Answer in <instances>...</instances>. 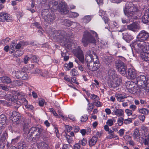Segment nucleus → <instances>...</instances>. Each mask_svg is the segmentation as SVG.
I'll return each mask as SVG.
<instances>
[{"label": "nucleus", "instance_id": "a211bd4d", "mask_svg": "<svg viewBox=\"0 0 149 149\" xmlns=\"http://www.w3.org/2000/svg\"><path fill=\"white\" fill-rule=\"evenodd\" d=\"M141 19L143 22L144 23L146 24L149 22V9L146 11Z\"/></svg>", "mask_w": 149, "mask_h": 149}, {"label": "nucleus", "instance_id": "7c9ffc66", "mask_svg": "<svg viewBox=\"0 0 149 149\" xmlns=\"http://www.w3.org/2000/svg\"><path fill=\"white\" fill-rule=\"evenodd\" d=\"M24 53L23 52L19 50H17L15 51L13 54L14 56L16 57H18L22 56Z\"/></svg>", "mask_w": 149, "mask_h": 149}, {"label": "nucleus", "instance_id": "39448f33", "mask_svg": "<svg viewBox=\"0 0 149 149\" xmlns=\"http://www.w3.org/2000/svg\"><path fill=\"white\" fill-rule=\"evenodd\" d=\"M42 129L38 127H32L29 130V135L30 139H38L41 136Z\"/></svg>", "mask_w": 149, "mask_h": 149}, {"label": "nucleus", "instance_id": "6ab92c4d", "mask_svg": "<svg viewBox=\"0 0 149 149\" xmlns=\"http://www.w3.org/2000/svg\"><path fill=\"white\" fill-rule=\"evenodd\" d=\"M113 114H114L118 116H121L124 115V112L123 110L120 109H115L112 112Z\"/></svg>", "mask_w": 149, "mask_h": 149}, {"label": "nucleus", "instance_id": "a19ab883", "mask_svg": "<svg viewBox=\"0 0 149 149\" xmlns=\"http://www.w3.org/2000/svg\"><path fill=\"white\" fill-rule=\"evenodd\" d=\"M130 88H129V89L128 90L130 93L134 94L136 92V89L135 86L133 87H130Z\"/></svg>", "mask_w": 149, "mask_h": 149}, {"label": "nucleus", "instance_id": "6e6d98bb", "mask_svg": "<svg viewBox=\"0 0 149 149\" xmlns=\"http://www.w3.org/2000/svg\"><path fill=\"white\" fill-rule=\"evenodd\" d=\"M1 89L4 91H8L9 89V87L3 84H1Z\"/></svg>", "mask_w": 149, "mask_h": 149}, {"label": "nucleus", "instance_id": "b1692460", "mask_svg": "<svg viewBox=\"0 0 149 149\" xmlns=\"http://www.w3.org/2000/svg\"><path fill=\"white\" fill-rule=\"evenodd\" d=\"M97 140V138L96 136H93L88 141V142L89 146H92L94 145L96 143Z\"/></svg>", "mask_w": 149, "mask_h": 149}, {"label": "nucleus", "instance_id": "2eb2a0df", "mask_svg": "<svg viewBox=\"0 0 149 149\" xmlns=\"http://www.w3.org/2000/svg\"><path fill=\"white\" fill-rule=\"evenodd\" d=\"M44 19L45 21L50 22L55 19V15L52 13H49L44 17Z\"/></svg>", "mask_w": 149, "mask_h": 149}, {"label": "nucleus", "instance_id": "58836bf2", "mask_svg": "<svg viewBox=\"0 0 149 149\" xmlns=\"http://www.w3.org/2000/svg\"><path fill=\"white\" fill-rule=\"evenodd\" d=\"M49 73L47 71H44L40 73V75L45 78H47L49 77Z\"/></svg>", "mask_w": 149, "mask_h": 149}, {"label": "nucleus", "instance_id": "a18cd8bd", "mask_svg": "<svg viewBox=\"0 0 149 149\" xmlns=\"http://www.w3.org/2000/svg\"><path fill=\"white\" fill-rule=\"evenodd\" d=\"M88 118V116L87 115H84L81 117L80 120L82 122H85L87 121Z\"/></svg>", "mask_w": 149, "mask_h": 149}, {"label": "nucleus", "instance_id": "e433bc0d", "mask_svg": "<svg viewBox=\"0 0 149 149\" xmlns=\"http://www.w3.org/2000/svg\"><path fill=\"white\" fill-rule=\"evenodd\" d=\"M115 120L113 119H109L106 122V124L108 125L109 126H111L113 125L114 122Z\"/></svg>", "mask_w": 149, "mask_h": 149}, {"label": "nucleus", "instance_id": "e2e57ef3", "mask_svg": "<svg viewBox=\"0 0 149 149\" xmlns=\"http://www.w3.org/2000/svg\"><path fill=\"white\" fill-rule=\"evenodd\" d=\"M80 146L78 143H76L74 146L73 149H80Z\"/></svg>", "mask_w": 149, "mask_h": 149}, {"label": "nucleus", "instance_id": "f3484780", "mask_svg": "<svg viewBox=\"0 0 149 149\" xmlns=\"http://www.w3.org/2000/svg\"><path fill=\"white\" fill-rule=\"evenodd\" d=\"M128 76L131 79H135L136 77V73L135 70L133 68H129L128 70Z\"/></svg>", "mask_w": 149, "mask_h": 149}, {"label": "nucleus", "instance_id": "20e7f679", "mask_svg": "<svg viewBox=\"0 0 149 149\" xmlns=\"http://www.w3.org/2000/svg\"><path fill=\"white\" fill-rule=\"evenodd\" d=\"M93 34L97 39L98 35L95 31L91 30V32L88 31H85L84 33L83 37L82 39V42L83 43L84 46H86L90 43H95L96 42V40L93 36L91 35Z\"/></svg>", "mask_w": 149, "mask_h": 149}, {"label": "nucleus", "instance_id": "774afa93", "mask_svg": "<svg viewBox=\"0 0 149 149\" xmlns=\"http://www.w3.org/2000/svg\"><path fill=\"white\" fill-rule=\"evenodd\" d=\"M139 119L143 122H144L145 119V117L144 116L142 115H139Z\"/></svg>", "mask_w": 149, "mask_h": 149}, {"label": "nucleus", "instance_id": "864d4df0", "mask_svg": "<svg viewBox=\"0 0 149 149\" xmlns=\"http://www.w3.org/2000/svg\"><path fill=\"white\" fill-rule=\"evenodd\" d=\"M31 58L32 61H33L34 62L37 63L38 62L39 60L38 58L35 55L32 56Z\"/></svg>", "mask_w": 149, "mask_h": 149}, {"label": "nucleus", "instance_id": "412c9836", "mask_svg": "<svg viewBox=\"0 0 149 149\" xmlns=\"http://www.w3.org/2000/svg\"><path fill=\"white\" fill-rule=\"evenodd\" d=\"M115 97L118 101L120 102H123L124 99L127 97L126 95L125 94H117L116 95Z\"/></svg>", "mask_w": 149, "mask_h": 149}, {"label": "nucleus", "instance_id": "393cba45", "mask_svg": "<svg viewBox=\"0 0 149 149\" xmlns=\"http://www.w3.org/2000/svg\"><path fill=\"white\" fill-rule=\"evenodd\" d=\"M133 136L134 139H138L140 136L139 129L136 128L134 130Z\"/></svg>", "mask_w": 149, "mask_h": 149}, {"label": "nucleus", "instance_id": "c756f323", "mask_svg": "<svg viewBox=\"0 0 149 149\" xmlns=\"http://www.w3.org/2000/svg\"><path fill=\"white\" fill-rule=\"evenodd\" d=\"M60 12L62 14H64L65 12V6L64 4L60 3L58 5Z\"/></svg>", "mask_w": 149, "mask_h": 149}, {"label": "nucleus", "instance_id": "13d9d810", "mask_svg": "<svg viewBox=\"0 0 149 149\" xmlns=\"http://www.w3.org/2000/svg\"><path fill=\"white\" fill-rule=\"evenodd\" d=\"M30 59H31V58L27 56H25L24 58V63L25 64H27Z\"/></svg>", "mask_w": 149, "mask_h": 149}, {"label": "nucleus", "instance_id": "dca6fc26", "mask_svg": "<svg viewBox=\"0 0 149 149\" xmlns=\"http://www.w3.org/2000/svg\"><path fill=\"white\" fill-rule=\"evenodd\" d=\"M108 76L109 80L119 78L116 74V71L112 69L109 70L108 72Z\"/></svg>", "mask_w": 149, "mask_h": 149}, {"label": "nucleus", "instance_id": "f257e3e1", "mask_svg": "<svg viewBox=\"0 0 149 149\" xmlns=\"http://www.w3.org/2000/svg\"><path fill=\"white\" fill-rule=\"evenodd\" d=\"M149 39V33L145 30L140 31L136 37V40L132 42V46L136 50L143 52L142 58L149 61V43L146 42Z\"/></svg>", "mask_w": 149, "mask_h": 149}, {"label": "nucleus", "instance_id": "49530a36", "mask_svg": "<svg viewBox=\"0 0 149 149\" xmlns=\"http://www.w3.org/2000/svg\"><path fill=\"white\" fill-rule=\"evenodd\" d=\"M22 79L26 80L29 78L28 74L25 72L23 71V73L22 75Z\"/></svg>", "mask_w": 149, "mask_h": 149}, {"label": "nucleus", "instance_id": "4468645a", "mask_svg": "<svg viewBox=\"0 0 149 149\" xmlns=\"http://www.w3.org/2000/svg\"><path fill=\"white\" fill-rule=\"evenodd\" d=\"M21 117V116L19 113L14 111L12 113L11 118L13 122H15L18 121Z\"/></svg>", "mask_w": 149, "mask_h": 149}, {"label": "nucleus", "instance_id": "5fc2aeb1", "mask_svg": "<svg viewBox=\"0 0 149 149\" xmlns=\"http://www.w3.org/2000/svg\"><path fill=\"white\" fill-rule=\"evenodd\" d=\"M132 122V120L131 118H128L124 120V123L126 125L128 124L131 123Z\"/></svg>", "mask_w": 149, "mask_h": 149}, {"label": "nucleus", "instance_id": "a878e982", "mask_svg": "<svg viewBox=\"0 0 149 149\" xmlns=\"http://www.w3.org/2000/svg\"><path fill=\"white\" fill-rule=\"evenodd\" d=\"M38 147L39 149H48L47 145L44 142H41L38 144Z\"/></svg>", "mask_w": 149, "mask_h": 149}, {"label": "nucleus", "instance_id": "aec40b11", "mask_svg": "<svg viewBox=\"0 0 149 149\" xmlns=\"http://www.w3.org/2000/svg\"><path fill=\"white\" fill-rule=\"evenodd\" d=\"M70 136L69 135L66 134V138L67 141L69 144L72 143L73 142V139L72 137L74 136V133L73 132H71L70 133Z\"/></svg>", "mask_w": 149, "mask_h": 149}, {"label": "nucleus", "instance_id": "c03bdc74", "mask_svg": "<svg viewBox=\"0 0 149 149\" xmlns=\"http://www.w3.org/2000/svg\"><path fill=\"white\" fill-rule=\"evenodd\" d=\"M117 123L119 126H121L124 123V118L122 117L118 118L117 120Z\"/></svg>", "mask_w": 149, "mask_h": 149}, {"label": "nucleus", "instance_id": "680f3d73", "mask_svg": "<svg viewBox=\"0 0 149 149\" xmlns=\"http://www.w3.org/2000/svg\"><path fill=\"white\" fill-rule=\"evenodd\" d=\"M125 112L128 116L131 115L132 113V110L127 109L125 110Z\"/></svg>", "mask_w": 149, "mask_h": 149}, {"label": "nucleus", "instance_id": "69168bd1", "mask_svg": "<svg viewBox=\"0 0 149 149\" xmlns=\"http://www.w3.org/2000/svg\"><path fill=\"white\" fill-rule=\"evenodd\" d=\"M68 117L70 120L72 121H76V120L75 119V117L73 115H68Z\"/></svg>", "mask_w": 149, "mask_h": 149}, {"label": "nucleus", "instance_id": "37998d69", "mask_svg": "<svg viewBox=\"0 0 149 149\" xmlns=\"http://www.w3.org/2000/svg\"><path fill=\"white\" fill-rule=\"evenodd\" d=\"M126 87L128 90L129 89V88H130V87H134V83L133 82H128L126 84Z\"/></svg>", "mask_w": 149, "mask_h": 149}, {"label": "nucleus", "instance_id": "ea45409f", "mask_svg": "<svg viewBox=\"0 0 149 149\" xmlns=\"http://www.w3.org/2000/svg\"><path fill=\"white\" fill-rule=\"evenodd\" d=\"M69 17H78L79 15V14L75 12H70L69 13Z\"/></svg>", "mask_w": 149, "mask_h": 149}, {"label": "nucleus", "instance_id": "72a5a7b5", "mask_svg": "<svg viewBox=\"0 0 149 149\" xmlns=\"http://www.w3.org/2000/svg\"><path fill=\"white\" fill-rule=\"evenodd\" d=\"M23 73V71H16L15 73V76L18 79H22V75Z\"/></svg>", "mask_w": 149, "mask_h": 149}, {"label": "nucleus", "instance_id": "bf43d9fd", "mask_svg": "<svg viewBox=\"0 0 149 149\" xmlns=\"http://www.w3.org/2000/svg\"><path fill=\"white\" fill-rule=\"evenodd\" d=\"M25 106L26 108L28 110H31L33 109V107L32 105L28 104V103H27V104L25 105Z\"/></svg>", "mask_w": 149, "mask_h": 149}, {"label": "nucleus", "instance_id": "052dcab7", "mask_svg": "<svg viewBox=\"0 0 149 149\" xmlns=\"http://www.w3.org/2000/svg\"><path fill=\"white\" fill-rule=\"evenodd\" d=\"M125 130L124 129H120L119 132V134L120 136H122L124 134Z\"/></svg>", "mask_w": 149, "mask_h": 149}, {"label": "nucleus", "instance_id": "cd10ccee", "mask_svg": "<svg viewBox=\"0 0 149 149\" xmlns=\"http://www.w3.org/2000/svg\"><path fill=\"white\" fill-rule=\"evenodd\" d=\"M27 45L26 42L23 41H20L15 46V48L19 49L22 47Z\"/></svg>", "mask_w": 149, "mask_h": 149}, {"label": "nucleus", "instance_id": "f8f14e48", "mask_svg": "<svg viewBox=\"0 0 149 149\" xmlns=\"http://www.w3.org/2000/svg\"><path fill=\"white\" fill-rule=\"evenodd\" d=\"M121 79L120 78H116L109 80L108 84L111 88H115L118 86L121 82Z\"/></svg>", "mask_w": 149, "mask_h": 149}, {"label": "nucleus", "instance_id": "8fccbe9b", "mask_svg": "<svg viewBox=\"0 0 149 149\" xmlns=\"http://www.w3.org/2000/svg\"><path fill=\"white\" fill-rule=\"evenodd\" d=\"M67 66L66 68L67 69V70H69L70 69L72 68L73 66V64L72 62H70L68 63L67 64Z\"/></svg>", "mask_w": 149, "mask_h": 149}, {"label": "nucleus", "instance_id": "0e129e2a", "mask_svg": "<svg viewBox=\"0 0 149 149\" xmlns=\"http://www.w3.org/2000/svg\"><path fill=\"white\" fill-rule=\"evenodd\" d=\"M123 138L125 140L128 142L131 139V137L129 135H126Z\"/></svg>", "mask_w": 149, "mask_h": 149}, {"label": "nucleus", "instance_id": "473e14b6", "mask_svg": "<svg viewBox=\"0 0 149 149\" xmlns=\"http://www.w3.org/2000/svg\"><path fill=\"white\" fill-rule=\"evenodd\" d=\"M108 132V134L109 135L107 136V139H111L115 137L113 131L111 130H109V131Z\"/></svg>", "mask_w": 149, "mask_h": 149}, {"label": "nucleus", "instance_id": "79ce46f5", "mask_svg": "<svg viewBox=\"0 0 149 149\" xmlns=\"http://www.w3.org/2000/svg\"><path fill=\"white\" fill-rule=\"evenodd\" d=\"M90 98L92 100H93V101L96 100H99L100 99L98 96L95 94H91L90 96Z\"/></svg>", "mask_w": 149, "mask_h": 149}, {"label": "nucleus", "instance_id": "3c124183", "mask_svg": "<svg viewBox=\"0 0 149 149\" xmlns=\"http://www.w3.org/2000/svg\"><path fill=\"white\" fill-rule=\"evenodd\" d=\"M93 104L97 107H101L102 106V104L99 100H96L93 102Z\"/></svg>", "mask_w": 149, "mask_h": 149}, {"label": "nucleus", "instance_id": "c9c22d12", "mask_svg": "<svg viewBox=\"0 0 149 149\" xmlns=\"http://www.w3.org/2000/svg\"><path fill=\"white\" fill-rule=\"evenodd\" d=\"M123 38L125 39L126 38V40H131L133 39L134 37L131 35H129L127 33H126L125 34L123 35Z\"/></svg>", "mask_w": 149, "mask_h": 149}, {"label": "nucleus", "instance_id": "9b49d317", "mask_svg": "<svg viewBox=\"0 0 149 149\" xmlns=\"http://www.w3.org/2000/svg\"><path fill=\"white\" fill-rule=\"evenodd\" d=\"M5 98L6 99L12 102V105L15 109H17L20 106V102L16 100V96L15 97H11V95L8 94L5 96Z\"/></svg>", "mask_w": 149, "mask_h": 149}, {"label": "nucleus", "instance_id": "1a4fd4ad", "mask_svg": "<svg viewBox=\"0 0 149 149\" xmlns=\"http://www.w3.org/2000/svg\"><path fill=\"white\" fill-rule=\"evenodd\" d=\"M116 66L120 73L123 75L126 74V66L125 64L120 60L116 61Z\"/></svg>", "mask_w": 149, "mask_h": 149}, {"label": "nucleus", "instance_id": "2f4dec72", "mask_svg": "<svg viewBox=\"0 0 149 149\" xmlns=\"http://www.w3.org/2000/svg\"><path fill=\"white\" fill-rule=\"evenodd\" d=\"M78 74L77 70L75 69H72L70 72V75L73 76H77L78 75Z\"/></svg>", "mask_w": 149, "mask_h": 149}, {"label": "nucleus", "instance_id": "f03ea898", "mask_svg": "<svg viewBox=\"0 0 149 149\" xmlns=\"http://www.w3.org/2000/svg\"><path fill=\"white\" fill-rule=\"evenodd\" d=\"M137 10V8L132 3H127L125 5V8L124 9V11L128 18H122L123 23H128L135 19L136 17L135 15V12Z\"/></svg>", "mask_w": 149, "mask_h": 149}, {"label": "nucleus", "instance_id": "4d7b16f0", "mask_svg": "<svg viewBox=\"0 0 149 149\" xmlns=\"http://www.w3.org/2000/svg\"><path fill=\"white\" fill-rule=\"evenodd\" d=\"M72 130V127L69 125H66V132H70Z\"/></svg>", "mask_w": 149, "mask_h": 149}, {"label": "nucleus", "instance_id": "bb28decb", "mask_svg": "<svg viewBox=\"0 0 149 149\" xmlns=\"http://www.w3.org/2000/svg\"><path fill=\"white\" fill-rule=\"evenodd\" d=\"M97 56V55L95 54L94 56H89L88 55V56H85L86 57L85 59L86 61H87V64L88 63L92 62L93 61V60H94V58L95 57L94 56Z\"/></svg>", "mask_w": 149, "mask_h": 149}, {"label": "nucleus", "instance_id": "09e8293b", "mask_svg": "<svg viewBox=\"0 0 149 149\" xmlns=\"http://www.w3.org/2000/svg\"><path fill=\"white\" fill-rule=\"evenodd\" d=\"M87 143L86 140V139L83 138L80 140L79 142V144L81 145L82 146H85Z\"/></svg>", "mask_w": 149, "mask_h": 149}, {"label": "nucleus", "instance_id": "ddd939ff", "mask_svg": "<svg viewBox=\"0 0 149 149\" xmlns=\"http://www.w3.org/2000/svg\"><path fill=\"white\" fill-rule=\"evenodd\" d=\"M12 19L11 16L6 12L0 13V22H8Z\"/></svg>", "mask_w": 149, "mask_h": 149}, {"label": "nucleus", "instance_id": "423d86ee", "mask_svg": "<svg viewBox=\"0 0 149 149\" xmlns=\"http://www.w3.org/2000/svg\"><path fill=\"white\" fill-rule=\"evenodd\" d=\"M65 32L64 31H55L53 34L54 38L59 41L61 43L63 42V45L65 46Z\"/></svg>", "mask_w": 149, "mask_h": 149}, {"label": "nucleus", "instance_id": "0eeeda50", "mask_svg": "<svg viewBox=\"0 0 149 149\" xmlns=\"http://www.w3.org/2000/svg\"><path fill=\"white\" fill-rule=\"evenodd\" d=\"M93 63L91 62L87 64V67L88 69L91 71L93 72L97 71L100 67V65L99 63V61L97 56H95Z\"/></svg>", "mask_w": 149, "mask_h": 149}, {"label": "nucleus", "instance_id": "4c0bfd02", "mask_svg": "<svg viewBox=\"0 0 149 149\" xmlns=\"http://www.w3.org/2000/svg\"><path fill=\"white\" fill-rule=\"evenodd\" d=\"M94 106L93 104L89 102L88 104V107L87 108V110L88 111L91 112L93 109Z\"/></svg>", "mask_w": 149, "mask_h": 149}, {"label": "nucleus", "instance_id": "7ed1b4c3", "mask_svg": "<svg viewBox=\"0 0 149 149\" xmlns=\"http://www.w3.org/2000/svg\"><path fill=\"white\" fill-rule=\"evenodd\" d=\"M74 47L73 43L70 42L66 43V51L67 52H69L71 51L74 55L82 62L84 61V57L83 52L80 49L79 47L76 49L73 50L72 49Z\"/></svg>", "mask_w": 149, "mask_h": 149}, {"label": "nucleus", "instance_id": "c85d7f7f", "mask_svg": "<svg viewBox=\"0 0 149 149\" xmlns=\"http://www.w3.org/2000/svg\"><path fill=\"white\" fill-rule=\"evenodd\" d=\"M138 111L139 113L146 115H147L149 112V111L148 109L144 108L139 109Z\"/></svg>", "mask_w": 149, "mask_h": 149}, {"label": "nucleus", "instance_id": "de8ad7c7", "mask_svg": "<svg viewBox=\"0 0 149 149\" xmlns=\"http://www.w3.org/2000/svg\"><path fill=\"white\" fill-rule=\"evenodd\" d=\"M94 54L96 55V54L94 53V51L92 50H89L86 52V56H88V55L89 56H94Z\"/></svg>", "mask_w": 149, "mask_h": 149}, {"label": "nucleus", "instance_id": "6e6552de", "mask_svg": "<svg viewBox=\"0 0 149 149\" xmlns=\"http://www.w3.org/2000/svg\"><path fill=\"white\" fill-rule=\"evenodd\" d=\"M140 28L141 27L139 24L136 22H135L130 24L124 26L123 28L119 31L122 32L127 29L128 30L133 31L136 32L138 31Z\"/></svg>", "mask_w": 149, "mask_h": 149}, {"label": "nucleus", "instance_id": "4be33fe9", "mask_svg": "<svg viewBox=\"0 0 149 149\" xmlns=\"http://www.w3.org/2000/svg\"><path fill=\"white\" fill-rule=\"evenodd\" d=\"M141 143H144L145 145H147L149 147V133L147 135L141 137Z\"/></svg>", "mask_w": 149, "mask_h": 149}, {"label": "nucleus", "instance_id": "338daca9", "mask_svg": "<svg viewBox=\"0 0 149 149\" xmlns=\"http://www.w3.org/2000/svg\"><path fill=\"white\" fill-rule=\"evenodd\" d=\"M105 24H108V22L109 20V19L107 17L104 16L103 18Z\"/></svg>", "mask_w": 149, "mask_h": 149}, {"label": "nucleus", "instance_id": "603ef678", "mask_svg": "<svg viewBox=\"0 0 149 149\" xmlns=\"http://www.w3.org/2000/svg\"><path fill=\"white\" fill-rule=\"evenodd\" d=\"M141 129L145 133H147L148 131V127H146L143 125L141 127Z\"/></svg>", "mask_w": 149, "mask_h": 149}, {"label": "nucleus", "instance_id": "5701e85b", "mask_svg": "<svg viewBox=\"0 0 149 149\" xmlns=\"http://www.w3.org/2000/svg\"><path fill=\"white\" fill-rule=\"evenodd\" d=\"M0 80L1 82L3 83L9 84L11 82V79L10 78L6 76H3L0 77Z\"/></svg>", "mask_w": 149, "mask_h": 149}, {"label": "nucleus", "instance_id": "9d476101", "mask_svg": "<svg viewBox=\"0 0 149 149\" xmlns=\"http://www.w3.org/2000/svg\"><path fill=\"white\" fill-rule=\"evenodd\" d=\"M135 83L141 86L143 88H145L147 83V81L146 76L144 75H141L135 79Z\"/></svg>", "mask_w": 149, "mask_h": 149}, {"label": "nucleus", "instance_id": "f704fd0d", "mask_svg": "<svg viewBox=\"0 0 149 149\" xmlns=\"http://www.w3.org/2000/svg\"><path fill=\"white\" fill-rule=\"evenodd\" d=\"M91 17L90 15H86L84 17L83 19V22L86 23H88L91 20Z\"/></svg>", "mask_w": 149, "mask_h": 149}]
</instances>
